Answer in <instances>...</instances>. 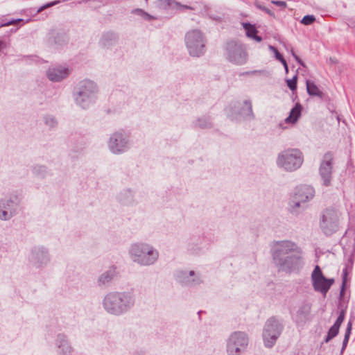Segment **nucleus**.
I'll return each mask as SVG.
<instances>
[{"mask_svg":"<svg viewBox=\"0 0 355 355\" xmlns=\"http://www.w3.org/2000/svg\"><path fill=\"white\" fill-rule=\"evenodd\" d=\"M252 39H254V40H256L257 42H259L262 40L261 37L257 35V34L255 35V36H254L252 37Z\"/></svg>","mask_w":355,"mask_h":355,"instance_id":"obj_36","label":"nucleus"},{"mask_svg":"<svg viewBox=\"0 0 355 355\" xmlns=\"http://www.w3.org/2000/svg\"><path fill=\"white\" fill-rule=\"evenodd\" d=\"M303 160V155L300 150L289 148L279 154L277 164L286 171H293L301 166Z\"/></svg>","mask_w":355,"mask_h":355,"instance_id":"obj_4","label":"nucleus"},{"mask_svg":"<svg viewBox=\"0 0 355 355\" xmlns=\"http://www.w3.org/2000/svg\"><path fill=\"white\" fill-rule=\"evenodd\" d=\"M306 90L310 96H318L320 98L323 97V92L320 91L319 87L312 81L306 80Z\"/></svg>","mask_w":355,"mask_h":355,"instance_id":"obj_20","label":"nucleus"},{"mask_svg":"<svg viewBox=\"0 0 355 355\" xmlns=\"http://www.w3.org/2000/svg\"><path fill=\"white\" fill-rule=\"evenodd\" d=\"M269 49L272 51L274 52L275 53V58L280 61L282 58H283V56L279 53V51H277V49L272 46H269Z\"/></svg>","mask_w":355,"mask_h":355,"instance_id":"obj_28","label":"nucleus"},{"mask_svg":"<svg viewBox=\"0 0 355 355\" xmlns=\"http://www.w3.org/2000/svg\"><path fill=\"white\" fill-rule=\"evenodd\" d=\"M302 107L297 104L290 112L289 116L285 119L286 123H295L301 114Z\"/></svg>","mask_w":355,"mask_h":355,"instance_id":"obj_19","label":"nucleus"},{"mask_svg":"<svg viewBox=\"0 0 355 355\" xmlns=\"http://www.w3.org/2000/svg\"><path fill=\"white\" fill-rule=\"evenodd\" d=\"M311 282L314 290L325 295L334 283V279L326 278L320 266H316L311 274Z\"/></svg>","mask_w":355,"mask_h":355,"instance_id":"obj_10","label":"nucleus"},{"mask_svg":"<svg viewBox=\"0 0 355 355\" xmlns=\"http://www.w3.org/2000/svg\"><path fill=\"white\" fill-rule=\"evenodd\" d=\"M130 254L135 262L145 266L154 263L158 258V252L153 247L144 243L132 245Z\"/></svg>","mask_w":355,"mask_h":355,"instance_id":"obj_3","label":"nucleus"},{"mask_svg":"<svg viewBox=\"0 0 355 355\" xmlns=\"http://www.w3.org/2000/svg\"><path fill=\"white\" fill-rule=\"evenodd\" d=\"M193 273H194V272H193V271H191V272H190V275H191V276L193 275Z\"/></svg>","mask_w":355,"mask_h":355,"instance_id":"obj_39","label":"nucleus"},{"mask_svg":"<svg viewBox=\"0 0 355 355\" xmlns=\"http://www.w3.org/2000/svg\"><path fill=\"white\" fill-rule=\"evenodd\" d=\"M185 42L191 55L199 57L204 53L205 39L200 31L188 32L185 36Z\"/></svg>","mask_w":355,"mask_h":355,"instance_id":"obj_6","label":"nucleus"},{"mask_svg":"<svg viewBox=\"0 0 355 355\" xmlns=\"http://www.w3.org/2000/svg\"><path fill=\"white\" fill-rule=\"evenodd\" d=\"M291 53H292V55L294 57V58L295 59V60L301 65L304 66V64L302 62V61L301 60V59L297 55H295V53H294V51L292 50L291 51Z\"/></svg>","mask_w":355,"mask_h":355,"instance_id":"obj_33","label":"nucleus"},{"mask_svg":"<svg viewBox=\"0 0 355 355\" xmlns=\"http://www.w3.org/2000/svg\"><path fill=\"white\" fill-rule=\"evenodd\" d=\"M15 205L13 201H9L6 206L4 202L0 204V218L2 220H7L12 215V207Z\"/></svg>","mask_w":355,"mask_h":355,"instance_id":"obj_17","label":"nucleus"},{"mask_svg":"<svg viewBox=\"0 0 355 355\" xmlns=\"http://www.w3.org/2000/svg\"><path fill=\"white\" fill-rule=\"evenodd\" d=\"M273 258L276 265L284 271H294L303 266L301 249L290 241H279L275 244Z\"/></svg>","mask_w":355,"mask_h":355,"instance_id":"obj_1","label":"nucleus"},{"mask_svg":"<svg viewBox=\"0 0 355 355\" xmlns=\"http://www.w3.org/2000/svg\"><path fill=\"white\" fill-rule=\"evenodd\" d=\"M97 91L95 83L90 80H84L80 83L76 95V101L83 108H85L92 102Z\"/></svg>","mask_w":355,"mask_h":355,"instance_id":"obj_5","label":"nucleus"},{"mask_svg":"<svg viewBox=\"0 0 355 355\" xmlns=\"http://www.w3.org/2000/svg\"><path fill=\"white\" fill-rule=\"evenodd\" d=\"M69 70L62 67H53L47 71L48 78L53 82H59L69 76Z\"/></svg>","mask_w":355,"mask_h":355,"instance_id":"obj_15","label":"nucleus"},{"mask_svg":"<svg viewBox=\"0 0 355 355\" xmlns=\"http://www.w3.org/2000/svg\"><path fill=\"white\" fill-rule=\"evenodd\" d=\"M280 62L282 63V64L284 65V68H287V63H286V61L285 60V59L283 58Z\"/></svg>","mask_w":355,"mask_h":355,"instance_id":"obj_37","label":"nucleus"},{"mask_svg":"<svg viewBox=\"0 0 355 355\" xmlns=\"http://www.w3.org/2000/svg\"><path fill=\"white\" fill-rule=\"evenodd\" d=\"M22 19H15V20H12V21H10L8 22H6L3 24V26H10V25H13V24H17L18 22H20L21 21Z\"/></svg>","mask_w":355,"mask_h":355,"instance_id":"obj_32","label":"nucleus"},{"mask_svg":"<svg viewBox=\"0 0 355 355\" xmlns=\"http://www.w3.org/2000/svg\"><path fill=\"white\" fill-rule=\"evenodd\" d=\"M315 190L309 185H301L295 189L293 196L290 201L292 209L300 207L301 203H304L313 198Z\"/></svg>","mask_w":355,"mask_h":355,"instance_id":"obj_13","label":"nucleus"},{"mask_svg":"<svg viewBox=\"0 0 355 355\" xmlns=\"http://www.w3.org/2000/svg\"><path fill=\"white\" fill-rule=\"evenodd\" d=\"M134 302L132 296L129 293H110L105 296L103 306L110 313L119 315L128 310Z\"/></svg>","mask_w":355,"mask_h":355,"instance_id":"obj_2","label":"nucleus"},{"mask_svg":"<svg viewBox=\"0 0 355 355\" xmlns=\"http://www.w3.org/2000/svg\"><path fill=\"white\" fill-rule=\"evenodd\" d=\"M333 164V154L331 152L326 153L319 167V175L324 187H329L331 184Z\"/></svg>","mask_w":355,"mask_h":355,"instance_id":"obj_12","label":"nucleus"},{"mask_svg":"<svg viewBox=\"0 0 355 355\" xmlns=\"http://www.w3.org/2000/svg\"><path fill=\"white\" fill-rule=\"evenodd\" d=\"M185 8H190L189 6H184Z\"/></svg>","mask_w":355,"mask_h":355,"instance_id":"obj_41","label":"nucleus"},{"mask_svg":"<svg viewBox=\"0 0 355 355\" xmlns=\"http://www.w3.org/2000/svg\"><path fill=\"white\" fill-rule=\"evenodd\" d=\"M349 338H348L347 336H345L343 342L342 350H344L345 349V347H347V345L348 341H349Z\"/></svg>","mask_w":355,"mask_h":355,"instance_id":"obj_34","label":"nucleus"},{"mask_svg":"<svg viewBox=\"0 0 355 355\" xmlns=\"http://www.w3.org/2000/svg\"><path fill=\"white\" fill-rule=\"evenodd\" d=\"M285 71H286V73L288 72V67H287V68H285Z\"/></svg>","mask_w":355,"mask_h":355,"instance_id":"obj_40","label":"nucleus"},{"mask_svg":"<svg viewBox=\"0 0 355 355\" xmlns=\"http://www.w3.org/2000/svg\"><path fill=\"white\" fill-rule=\"evenodd\" d=\"M272 3L280 7L285 8L286 6V3L282 1H272Z\"/></svg>","mask_w":355,"mask_h":355,"instance_id":"obj_31","label":"nucleus"},{"mask_svg":"<svg viewBox=\"0 0 355 355\" xmlns=\"http://www.w3.org/2000/svg\"><path fill=\"white\" fill-rule=\"evenodd\" d=\"M208 121H206L205 123H201V120H199L198 122V125L200 128H206L208 126Z\"/></svg>","mask_w":355,"mask_h":355,"instance_id":"obj_35","label":"nucleus"},{"mask_svg":"<svg viewBox=\"0 0 355 355\" xmlns=\"http://www.w3.org/2000/svg\"><path fill=\"white\" fill-rule=\"evenodd\" d=\"M297 76H295L292 79H289V80H286L288 87L292 91H295L297 88Z\"/></svg>","mask_w":355,"mask_h":355,"instance_id":"obj_26","label":"nucleus"},{"mask_svg":"<svg viewBox=\"0 0 355 355\" xmlns=\"http://www.w3.org/2000/svg\"><path fill=\"white\" fill-rule=\"evenodd\" d=\"M283 327L275 318H269L264 327L263 339L265 346L272 347L280 336Z\"/></svg>","mask_w":355,"mask_h":355,"instance_id":"obj_8","label":"nucleus"},{"mask_svg":"<svg viewBox=\"0 0 355 355\" xmlns=\"http://www.w3.org/2000/svg\"><path fill=\"white\" fill-rule=\"evenodd\" d=\"M248 345L247 335L241 331L232 334L227 343V352L228 355H240Z\"/></svg>","mask_w":355,"mask_h":355,"instance_id":"obj_9","label":"nucleus"},{"mask_svg":"<svg viewBox=\"0 0 355 355\" xmlns=\"http://www.w3.org/2000/svg\"><path fill=\"white\" fill-rule=\"evenodd\" d=\"M345 316V311L344 310L340 311V314L335 322L334 324L329 329L327 336L325 338V343L329 342L331 339L336 337L338 332L341 324L343 322Z\"/></svg>","mask_w":355,"mask_h":355,"instance_id":"obj_16","label":"nucleus"},{"mask_svg":"<svg viewBox=\"0 0 355 355\" xmlns=\"http://www.w3.org/2000/svg\"><path fill=\"white\" fill-rule=\"evenodd\" d=\"M351 331H352V323H351V322H349L347 324L346 331H345V336H347V337L349 338V336L351 334Z\"/></svg>","mask_w":355,"mask_h":355,"instance_id":"obj_30","label":"nucleus"},{"mask_svg":"<svg viewBox=\"0 0 355 355\" xmlns=\"http://www.w3.org/2000/svg\"><path fill=\"white\" fill-rule=\"evenodd\" d=\"M115 272L114 269L110 270L105 273H103L100 277H99V282L104 284L105 283L109 282L114 276Z\"/></svg>","mask_w":355,"mask_h":355,"instance_id":"obj_22","label":"nucleus"},{"mask_svg":"<svg viewBox=\"0 0 355 355\" xmlns=\"http://www.w3.org/2000/svg\"><path fill=\"white\" fill-rule=\"evenodd\" d=\"M315 21V17L313 15H306L301 20V23L304 25L308 26L312 24Z\"/></svg>","mask_w":355,"mask_h":355,"instance_id":"obj_25","label":"nucleus"},{"mask_svg":"<svg viewBox=\"0 0 355 355\" xmlns=\"http://www.w3.org/2000/svg\"><path fill=\"white\" fill-rule=\"evenodd\" d=\"M46 124L49 125L51 127H53L56 124V121L53 117H47L45 121Z\"/></svg>","mask_w":355,"mask_h":355,"instance_id":"obj_29","label":"nucleus"},{"mask_svg":"<svg viewBox=\"0 0 355 355\" xmlns=\"http://www.w3.org/2000/svg\"><path fill=\"white\" fill-rule=\"evenodd\" d=\"M340 213L334 209H327L321 216L320 227L327 235L336 232L339 227Z\"/></svg>","mask_w":355,"mask_h":355,"instance_id":"obj_7","label":"nucleus"},{"mask_svg":"<svg viewBox=\"0 0 355 355\" xmlns=\"http://www.w3.org/2000/svg\"><path fill=\"white\" fill-rule=\"evenodd\" d=\"M347 275V270L346 269L343 271V286L345 285V277Z\"/></svg>","mask_w":355,"mask_h":355,"instance_id":"obj_38","label":"nucleus"},{"mask_svg":"<svg viewBox=\"0 0 355 355\" xmlns=\"http://www.w3.org/2000/svg\"><path fill=\"white\" fill-rule=\"evenodd\" d=\"M243 107L241 109V114L249 118H253L254 114L252 112V102L250 100H245L243 102Z\"/></svg>","mask_w":355,"mask_h":355,"instance_id":"obj_21","label":"nucleus"},{"mask_svg":"<svg viewBox=\"0 0 355 355\" xmlns=\"http://www.w3.org/2000/svg\"><path fill=\"white\" fill-rule=\"evenodd\" d=\"M109 147L114 153L125 151L128 148V137L121 132L114 133L110 137Z\"/></svg>","mask_w":355,"mask_h":355,"instance_id":"obj_14","label":"nucleus"},{"mask_svg":"<svg viewBox=\"0 0 355 355\" xmlns=\"http://www.w3.org/2000/svg\"><path fill=\"white\" fill-rule=\"evenodd\" d=\"M57 345L58 347L61 349L63 355H69L71 352V347L65 339V337L62 335L58 336Z\"/></svg>","mask_w":355,"mask_h":355,"instance_id":"obj_18","label":"nucleus"},{"mask_svg":"<svg viewBox=\"0 0 355 355\" xmlns=\"http://www.w3.org/2000/svg\"><path fill=\"white\" fill-rule=\"evenodd\" d=\"M58 2L59 1H52V2L48 3L41 6L38 9L37 12H40L43 11L44 9H46V8H50L51 6H53L56 5Z\"/></svg>","mask_w":355,"mask_h":355,"instance_id":"obj_27","label":"nucleus"},{"mask_svg":"<svg viewBox=\"0 0 355 355\" xmlns=\"http://www.w3.org/2000/svg\"><path fill=\"white\" fill-rule=\"evenodd\" d=\"M227 58L236 64H243L248 60L247 53L241 44L231 41L227 44Z\"/></svg>","mask_w":355,"mask_h":355,"instance_id":"obj_11","label":"nucleus"},{"mask_svg":"<svg viewBox=\"0 0 355 355\" xmlns=\"http://www.w3.org/2000/svg\"><path fill=\"white\" fill-rule=\"evenodd\" d=\"M243 26L249 37L252 38L257 33V31L254 26L250 24H244Z\"/></svg>","mask_w":355,"mask_h":355,"instance_id":"obj_23","label":"nucleus"},{"mask_svg":"<svg viewBox=\"0 0 355 355\" xmlns=\"http://www.w3.org/2000/svg\"><path fill=\"white\" fill-rule=\"evenodd\" d=\"M133 12L136 15H138L139 16H141V17H143L144 19L148 20V21H150L153 18V17H152L151 15H150L149 14H148L147 12H146L144 10H143L142 9H139V8H137V9H135Z\"/></svg>","mask_w":355,"mask_h":355,"instance_id":"obj_24","label":"nucleus"}]
</instances>
